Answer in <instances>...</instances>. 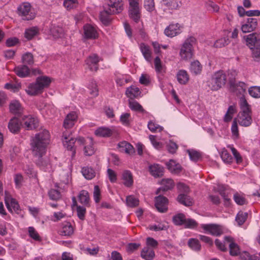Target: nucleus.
I'll list each match as a JSON object with an SVG mask.
<instances>
[{
	"mask_svg": "<svg viewBox=\"0 0 260 260\" xmlns=\"http://www.w3.org/2000/svg\"><path fill=\"white\" fill-rule=\"evenodd\" d=\"M50 141V133L46 129H43L37 133L30 139V147L32 155L37 158L36 164L40 167H44L48 165V160L43 158V156L46 153L47 147Z\"/></svg>",
	"mask_w": 260,
	"mask_h": 260,
	"instance_id": "1",
	"label": "nucleus"
},
{
	"mask_svg": "<svg viewBox=\"0 0 260 260\" xmlns=\"http://www.w3.org/2000/svg\"><path fill=\"white\" fill-rule=\"evenodd\" d=\"M51 83L50 79L46 76H41L37 78L35 83L30 84L25 90L26 93L34 96L42 93L45 88L48 87Z\"/></svg>",
	"mask_w": 260,
	"mask_h": 260,
	"instance_id": "2",
	"label": "nucleus"
},
{
	"mask_svg": "<svg viewBox=\"0 0 260 260\" xmlns=\"http://www.w3.org/2000/svg\"><path fill=\"white\" fill-rule=\"evenodd\" d=\"M236 72L235 71H231L228 73L229 81V90L230 92L237 95H242L245 92L247 86L245 83L241 81H236L235 76Z\"/></svg>",
	"mask_w": 260,
	"mask_h": 260,
	"instance_id": "3",
	"label": "nucleus"
},
{
	"mask_svg": "<svg viewBox=\"0 0 260 260\" xmlns=\"http://www.w3.org/2000/svg\"><path fill=\"white\" fill-rule=\"evenodd\" d=\"M247 44L252 50V56L255 61L260 60V34H250L246 36Z\"/></svg>",
	"mask_w": 260,
	"mask_h": 260,
	"instance_id": "4",
	"label": "nucleus"
},
{
	"mask_svg": "<svg viewBox=\"0 0 260 260\" xmlns=\"http://www.w3.org/2000/svg\"><path fill=\"white\" fill-rule=\"evenodd\" d=\"M226 80L225 73L223 71H218L212 75L207 82V85L211 90L216 91L225 84Z\"/></svg>",
	"mask_w": 260,
	"mask_h": 260,
	"instance_id": "5",
	"label": "nucleus"
},
{
	"mask_svg": "<svg viewBox=\"0 0 260 260\" xmlns=\"http://www.w3.org/2000/svg\"><path fill=\"white\" fill-rule=\"evenodd\" d=\"M196 39L193 37H190L185 41L180 51V55L182 59L187 60L192 57L193 45L196 43Z\"/></svg>",
	"mask_w": 260,
	"mask_h": 260,
	"instance_id": "6",
	"label": "nucleus"
},
{
	"mask_svg": "<svg viewBox=\"0 0 260 260\" xmlns=\"http://www.w3.org/2000/svg\"><path fill=\"white\" fill-rule=\"evenodd\" d=\"M18 14L24 20H30L35 17V13L31 10V7L28 3H23L17 8Z\"/></svg>",
	"mask_w": 260,
	"mask_h": 260,
	"instance_id": "7",
	"label": "nucleus"
},
{
	"mask_svg": "<svg viewBox=\"0 0 260 260\" xmlns=\"http://www.w3.org/2000/svg\"><path fill=\"white\" fill-rule=\"evenodd\" d=\"M5 203L8 210L11 213H15L17 214L20 213L21 209L18 202L12 198L7 191H5Z\"/></svg>",
	"mask_w": 260,
	"mask_h": 260,
	"instance_id": "8",
	"label": "nucleus"
},
{
	"mask_svg": "<svg viewBox=\"0 0 260 260\" xmlns=\"http://www.w3.org/2000/svg\"><path fill=\"white\" fill-rule=\"evenodd\" d=\"M94 134L98 137H110L111 136L117 137L119 133L117 129L114 127L109 128L102 126L95 131Z\"/></svg>",
	"mask_w": 260,
	"mask_h": 260,
	"instance_id": "9",
	"label": "nucleus"
},
{
	"mask_svg": "<svg viewBox=\"0 0 260 260\" xmlns=\"http://www.w3.org/2000/svg\"><path fill=\"white\" fill-rule=\"evenodd\" d=\"M76 140L72 138L70 135H67L66 133H63L62 141L64 146L71 151V155L72 157L76 154V148L75 147V143Z\"/></svg>",
	"mask_w": 260,
	"mask_h": 260,
	"instance_id": "10",
	"label": "nucleus"
},
{
	"mask_svg": "<svg viewBox=\"0 0 260 260\" xmlns=\"http://www.w3.org/2000/svg\"><path fill=\"white\" fill-rule=\"evenodd\" d=\"M201 227L205 231L206 233L213 236H218L223 233L221 227L216 224H202L201 225Z\"/></svg>",
	"mask_w": 260,
	"mask_h": 260,
	"instance_id": "11",
	"label": "nucleus"
},
{
	"mask_svg": "<svg viewBox=\"0 0 260 260\" xmlns=\"http://www.w3.org/2000/svg\"><path fill=\"white\" fill-rule=\"evenodd\" d=\"M168 199L161 195L155 198V206L157 210L161 213L166 212L168 210Z\"/></svg>",
	"mask_w": 260,
	"mask_h": 260,
	"instance_id": "12",
	"label": "nucleus"
},
{
	"mask_svg": "<svg viewBox=\"0 0 260 260\" xmlns=\"http://www.w3.org/2000/svg\"><path fill=\"white\" fill-rule=\"evenodd\" d=\"M22 126L27 130H32L38 126L39 121L37 118L31 116H26L21 122Z\"/></svg>",
	"mask_w": 260,
	"mask_h": 260,
	"instance_id": "13",
	"label": "nucleus"
},
{
	"mask_svg": "<svg viewBox=\"0 0 260 260\" xmlns=\"http://www.w3.org/2000/svg\"><path fill=\"white\" fill-rule=\"evenodd\" d=\"M128 15L129 17L135 22H138L141 17L139 4L130 5L129 7Z\"/></svg>",
	"mask_w": 260,
	"mask_h": 260,
	"instance_id": "14",
	"label": "nucleus"
},
{
	"mask_svg": "<svg viewBox=\"0 0 260 260\" xmlns=\"http://www.w3.org/2000/svg\"><path fill=\"white\" fill-rule=\"evenodd\" d=\"M181 32V26L179 23L170 24L164 31L165 34L170 38L174 37Z\"/></svg>",
	"mask_w": 260,
	"mask_h": 260,
	"instance_id": "15",
	"label": "nucleus"
},
{
	"mask_svg": "<svg viewBox=\"0 0 260 260\" xmlns=\"http://www.w3.org/2000/svg\"><path fill=\"white\" fill-rule=\"evenodd\" d=\"M99 61V57L95 54L90 55L86 60V64L92 71H97Z\"/></svg>",
	"mask_w": 260,
	"mask_h": 260,
	"instance_id": "16",
	"label": "nucleus"
},
{
	"mask_svg": "<svg viewBox=\"0 0 260 260\" xmlns=\"http://www.w3.org/2000/svg\"><path fill=\"white\" fill-rule=\"evenodd\" d=\"M109 8L112 11L116 12H121L123 10V4L122 0H106Z\"/></svg>",
	"mask_w": 260,
	"mask_h": 260,
	"instance_id": "17",
	"label": "nucleus"
},
{
	"mask_svg": "<svg viewBox=\"0 0 260 260\" xmlns=\"http://www.w3.org/2000/svg\"><path fill=\"white\" fill-rule=\"evenodd\" d=\"M59 233L61 236L70 237L74 233V228L70 222H64L62 223Z\"/></svg>",
	"mask_w": 260,
	"mask_h": 260,
	"instance_id": "18",
	"label": "nucleus"
},
{
	"mask_svg": "<svg viewBox=\"0 0 260 260\" xmlns=\"http://www.w3.org/2000/svg\"><path fill=\"white\" fill-rule=\"evenodd\" d=\"M84 37L86 39H95L98 33L95 28L90 24H85L83 27Z\"/></svg>",
	"mask_w": 260,
	"mask_h": 260,
	"instance_id": "19",
	"label": "nucleus"
},
{
	"mask_svg": "<svg viewBox=\"0 0 260 260\" xmlns=\"http://www.w3.org/2000/svg\"><path fill=\"white\" fill-rule=\"evenodd\" d=\"M154 68L157 75L159 76H164L166 72V67L164 65L158 56H156L154 60Z\"/></svg>",
	"mask_w": 260,
	"mask_h": 260,
	"instance_id": "20",
	"label": "nucleus"
},
{
	"mask_svg": "<svg viewBox=\"0 0 260 260\" xmlns=\"http://www.w3.org/2000/svg\"><path fill=\"white\" fill-rule=\"evenodd\" d=\"M120 12H113L112 11L111 8H109L108 9H106L104 10L103 12L100 13V19L102 23L105 25H108L110 21L111 18L110 17V15H113L115 14H118Z\"/></svg>",
	"mask_w": 260,
	"mask_h": 260,
	"instance_id": "21",
	"label": "nucleus"
},
{
	"mask_svg": "<svg viewBox=\"0 0 260 260\" xmlns=\"http://www.w3.org/2000/svg\"><path fill=\"white\" fill-rule=\"evenodd\" d=\"M161 187L159 188L156 191V194H158L161 191H167L172 189L174 186V183L171 179H164L161 181Z\"/></svg>",
	"mask_w": 260,
	"mask_h": 260,
	"instance_id": "22",
	"label": "nucleus"
},
{
	"mask_svg": "<svg viewBox=\"0 0 260 260\" xmlns=\"http://www.w3.org/2000/svg\"><path fill=\"white\" fill-rule=\"evenodd\" d=\"M22 125L20 120L16 117H14L10 120L8 123V128L10 131L14 134L18 133Z\"/></svg>",
	"mask_w": 260,
	"mask_h": 260,
	"instance_id": "23",
	"label": "nucleus"
},
{
	"mask_svg": "<svg viewBox=\"0 0 260 260\" xmlns=\"http://www.w3.org/2000/svg\"><path fill=\"white\" fill-rule=\"evenodd\" d=\"M77 118V115L75 112H72L68 114L64 120L63 126L64 128H71L74 125L75 121L76 120Z\"/></svg>",
	"mask_w": 260,
	"mask_h": 260,
	"instance_id": "24",
	"label": "nucleus"
},
{
	"mask_svg": "<svg viewBox=\"0 0 260 260\" xmlns=\"http://www.w3.org/2000/svg\"><path fill=\"white\" fill-rule=\"evenodd\" d=\"M225 240L229 243L230 253L232 256H237L240 253V249L238 245L233 241L231 237H225Z\"/></svg>",
	"mask_w": 260,
	"mask_h": 260,
	"instance_id": "25",
	"label": "nucleus"
},
{
	"mask_svg": "<svg viewBox=\"0 0 260 260\" xmlns=\"http://www.w3.org/2000/svg\"><path fill=\"white\" fill-rule=\"evenodd\" d=\"M149 170L150 174L154 177H159L163 175L164 169L158 164L150 166Z\"/></svg>",
	"mask_w": 260,
	"mask_h": 260,
	"instance_id": "26",
	"label": "nucleus"
},
{
	"mask_svg": "<svg viewBox=\"0 0 260 260\" xmlns=\"http://www.w3.org/2000/svg\"><path fill=\"white\" fill-rule=\"evenodd\" d=\"M14 71L16 75L21 78L27 77L30 74V70L25 64L20 65L16 67Z\"/></svg>",
	"mask_w": 260,
	"mask_h": 260,
	"instance_id": "27",
	"label": "nucleus"
},
{
	"mask_svg": "<svg viewBox=\"0 0 260 260\" xmlns=\"http://www.w3.org/2000/svg\"><path fill=\"white\" fill-rule=\"evenodd\" d=\"M238 121L239 124L243 126H248L252 122L251 115L245 114H238Z\"/></svg>",
	"mask_w": 260,
	"mask_h": 260,
	"instance_id": "28",
	"label": "nucleus"
},
{
	"mask_svg": "<svg viewBox=\"0 0 260 260\" xmlns=\"http://www.w3.org/2000/svg\"><path fill=\"white\" fill-rule=\"evenodd\" d=\"M240 106L241 111L239 114L251 115V111L250 106L249 105L244 96H241L240 100Z\"/></svg>",
	"mask_w": 260,
	"mask_h": 260,
	"instance_id": "29",
	"label": "nucleus"
},
{
	"mask_svg": "<svg viewBox=\"0 0 260 260\" xmlns=\"http://www.w3.org/2000/svg\"><path fill=\"white\" fill-rule=\"evenodd\" d=\"M141 256L145 260H152L155 257V252L150 247H145L141 251Z\"/></svg>",
	"mask_w": 260,
	"mask_h": 260,
	"instance_id": "30",
	"label": "nucleus"
},
{
	"mask_svg": "<svg viewBox=\"0 0 260 260\" xmlns=\"http://www.w3.org/2000/svg\"><path fill=\"white\" fill-rule=\"evenodd\" d=\"M140 48L145 59L148 61H151L152 59V52L149 46L144 43H141Z\"/></svg>",
	"mask_w": 260,
	"mask_h": 260,
	"instance_id": "31",
	"label": "nucleus"
},
{
	"mask_svg": "<svg viewBox=\"0 0 260 260\" xmlns=\"http://www.w3.org/2000/svg\"><path fill=\"white\" fill-rule=\"evenodd\" d=\"M187 194L179 193L177 197V201L179 203L185 206H190L192 205V202L191 199Z\"/></svg>",
	"mask_w": 260,
	"mask_h": 260,
	"instance_id": "32",
	"label": "nucleus"
},
{
	"mask_svg": "<svg viewBox=\"0 0 260 260\" xmlns=\"http://www.w3.org/2000/svg\"><path fill=\"white\" fill-rule=\"evenodd\" d=\"M123 184L126 187H131L133 184V179L132 173L128 170L124 171L122 173Z\"/></svg>",
	"mask_w": 260,
	"mask_h": 260,
	"instance_id": "33",
	"label": "nucleus"
},
{
	"mask_svg": "<svg viewBox=\"0 0 260 260\" xmlns=\"http://www.w3.org/2000/svg\"><path fill=\"white\" fill-rule=\"evenodd\" d=\"M125 94L128 98L133 99L137 98L141 94V91L138 87L132 85L126 89Z\"/></svg>",
	"mask_w": 260,
	"mask_h": 260,
	"instance_id": "34",
	"label": "nucleus"
},
{
	"mask_svg": "<svg viewBox=\"0 0 260 260\" xmlns=\"http://www.w3.org/2000/svg\"><path fill=\"white\" fill-rule=\"evenodd\" d=\"M168 169L173 173L178 174L179 173L181 170L182 167L179 164H176V162L172 159L170 160L169 162L166 163Z\"/></svg>",
	"mask_w": 260,
	"mask_h": 260,
	"instance_id": "35",
	"label": "nucleus"
},
{
	"mask_svg": "<svg viewBox=\"0 0 260 260\" xmlns=\"http://www.w3.org/2000/svg\"><path fill=\"white\" fill-rule=\"evenodd\" d=\"M177 79L180 84H186L189 80V75L186 71L181 70L177 73Z\"/></svg>",
	"mask_w": 260,
	"mask_h": 260,
	"instance_id": "36",
	"label": "nucleus"
},
{
	"mask_svg": "<svg viewBox=\"0 0 260 260\" xmlns=\"http://www.w3.org/2000/svg\"><path fill=\"white\" fill-rule=\"evenodd\" d=\"M79 202L81 204L85 206H88L89 205V195L87 191L82 190L80 192L78 196Z\"/></svg>",
	"mask_w": 260,
	"mask_h": 260,
	"instance_id": "37",
	"label": "nucleus"
},
{
	"mask_svg": "<svg viewBox=\"0 0 260 260\" xmlns=\"http://www.w3.org/2000/svg\"><path fill=\"white\" fill-rule=\"evenodd\" d=\"M39 32V29L37 26L30 27L26 28L24 32V37L30 40L36 36Z\"/></svg>",
	"mask_w": 260,
	"mask_h": 260,
	"instance_id": "38",
	"label": "nucleus"
},
{
	"mask_svg": "<svg viewBox=\"0 0 260 260\" xmlns=\"http://www.w3.org/2000/svg\"><path fill=\"white\" fill-rule=\"evenodd\" d=\"M162 2L164 5L171 10L177 9L181 5L180 0H162Z\"/></svg>",
	"mask_w": 260,
	"mask_h": 260,
	"instance_id": "39",
	"label": "nucleus"
},
{
	"mask_svg": "<svg viewBox=\"0 0 260 260\" xmlns=\"http://www.w3.org/2000/svg\"><path fill=\"white\" fill-rule=\"evenodd\" d=\"M202 69V65L198 60L191 62L190 66V71L194 75H198L201 73Z\"/></svg>",
	"mask_w": 260,
	"mask_h": 260,
	"instance_id": "40",
	"label": "nucleus"
},
{
	"mask_svg": "<svg viewBox=\"0 0 260 260\" xmlns=\"http://www.w3.org/2000/svg\"><path fill=\"white\" fill-rule=\"evenodd\" d=\"M9 109L11 113L14 114H17L21 113V106L18 101H13L10 104Z\"/></svg>",
	"mask_w": 260,
	"mask_h": 260,
	"instance_id": "41",
	"label": "nucleus"
},
{
	"mask_svg": "<svg viewBox=\"0 0 260 260\" xmlns=\"http://www.w3.org/2000/svg\"><path fill=\"white\" fill-rule=\"evenodd\" d=\"M128 105L129 107L133 111L139 112L142 113L145 112V110L143 109L142 106L136 101H129Z\"/></svg>",
	"mask_w": 260,
	"mask_h": 260,
	"instance_id": "42",
	"label": "nucleus"
},
{
	"mask_svg": "<svg viewBox=\"0 0 260 260\" xmlns=\"http://www.w3.org/2000/svg\"><path fill=\"white\" fill-rule=\"evenodd\" d=\"M218 192L224 199L225 205L228 206L230 204V199L226 191L225 187L223 185H219L218 187Z\"/></svg>",
	"mask_w": 260,
	"mask_h": 260,
	"instance_id": "43",
	"label": "nucleus"
},
{
	"mask_svg": "<svg viewBox=\"0 0 260 260\" xmlns=\"http://www.w3.org/2000/svg\"><path fill=\"white\" fill-rule=\"evenodd\" d=\"M82 173L87 179H91L95 176V172L91 168L84 167L82 169Z\"/></svg>",
	"mask_w": 260,
	"mask_h": 260,
	"instance_id": "44",
	"label": "nucleus"
},
{
	"mask_svg": "<svg viewBox=\"0 0 260 260\" xmlns=\"http://www.w3.org/2000/svg\"><path fill=\"white\" fill-rule=\"evenodd\" d=\"M185 216L182 213H178L173 217V222L176 225H184Z\"/></svg>",
	"mask_w": 260,
	"mask_h": 260,
	"instance_id": "45",
	"label": "nucleus"
},
{
	"mask_svg": "<svg viewBox=\"0 0 260 260\" xmlns=\"http://www.w3.org/2000/svg\"><path fill=\"white\" fill-rule=\"evenodd\" d=\"M248 217V213L243 211H239L236 217V221L238 225H242L246 220Z\"/></svg>",
	"mask_w": 260,
	"mask_h": 260,
	"instance_id": "46",
	"label": "nucleus"
},
{
	"mask_svg": "<svg viewBox=\"0 0 260 260\" xmlns=\"http://www.w3.org/2000/svg\"><path fill=\"white\" fill-rule=\"evenodd\" d=\"M22 61L24 64L32 65L34 63V56L31 53L26 52L22 55Z\"/></svg>",
	"mask_w": 260,
	"mask_h": 260,
	"instance_id": "47",
	"label": "nucleus"
},
{
	"mask_svg": "<svg viewBox=\"0 0 260 260\" xmlns=\"http://www.w3.org/2000/svg\"><path fill=\"white\" fill-rule=\"evenodd\" d=\"M187 152L189 156L190 159L193 161H197L201 158V153L194 150H187Z\"/></svg>",
	"mask_w": 260,
	"mask_h": 260,
	"instance_id": "48",
	"label": "nucleus"
},
{
	"mask_svg": "<svg viewBox=\"0 0 260 260\" xmlns=\"http://www.w3.org/2000/svg\"><path fill=\"white\" fill-rule=\"evenodd\" d=\"M126 204L130 207H135L138 206L139 200L134 196H129L126 199Z\"/></svg>",
	"mask_w": 260,
	"mask_h": 260,
	"instance_id": "49",
	"label": "nucleus"
},
{
	"mask_svg": "<svg viewBox=\"0 0 260 260\" xmlns=\"http://www.w3.org/2000/svg\"><path fill=\"white\" fill-rule=\"evenodd\" d=\"M119 147L123 148L124 151L128 154H132L134 152V147L126 142H123L118 144Z\"/></svg>",
	"mask_w": 260,
	"mask_h": 260,
	"instance_id": "50",
	"label": "nucleus"
},
{
	"mask_svg": "<svg viewBox=\"0 0 260 260\" xmlns=\"http://www.w3.org/2000/svg\"><path fill=\"white\" fill-rule=\"evenodd\" d=\"M236 112L235 106H229L228 111L224 116V120L226 122L230 121L233 118V115Z\"/></svg>",
	"mask_w": 260,
	"mask_h": 260,
	"instance_id": "51",
	"label": "nucleus"
},
{
	"mask_svg": "<svg viewBox=\"0 0 260 260\" xmlns=\"http://www.w3.org/2000/svg\"><path fill=\"white\" fill-rule=\"evenodd\" d=\"M94 153L93 143L91 139H89V144L86 145L84 149V153L86 156H91Z\"/></svg>",
	"mask_w": 260,
	"mask_h": 260,
	"instance_id": "52",
	"label": "nucleus"
},
{
	"mask_svg": "<svg viewBox=\"0 0 260 260\" xmlns=\"http://www.w3.org/2000/svg\"><path fill=\"white\" fill-rule=\"evenodd\" d=\"M249 94L254 98H260V87L252 86L248 89Z\"/></svg>",
	"mask_w": 260,
	"mask_h": 260,
	"instance_id": "53",
	"label": "nucleus"
},
{
	"mask_svg": "<svg viewBox=\"0 0 260 260\" xmlns=\"http://www.w3.org/2000/svg\"><path fill=\"white\" fill-rule=\"evenodd\" d=\"M220 156L222 160L227 164H230L233 161V157L232 155L228 152L226 150L222 151Z\"/></svg>",
	"mask_w": 260,
	"mask_h": 260,
	"instance_id": "54",
	"label": "nucleus"
},
{
	"mask_svg": "<svg viewBox=\"0 0 260 260\" xmlns=\"http://www.w3.org/2000/svg\"><path fill=\"white\" fill-rule=\"evenodd\" d=\"M148 128L153 132H161L163 129V127L155 123L153 121H150L148 123Z\"/></svg>",
	"mask_w": 260,
	"mask_h": 260,
	"instance_id": "55",
	"label": "nucleus"
},
{
	"mask_svg": "<svg viewBox=\"0 0 260 260\" xmlns=\"http://www.w3.org/2000/svg\"><path fill=\"white\" fill-rule=\"evenodd\" d=\"M189 246L194 250H200L201 249V245L198 240L191 238L188 241Z\"/></svg>",
	"mask_w": 260,
	"mask_h": 260,
	"instance_id": "56",
	"label": "nucleus"
},
{
	"mask_svg": "<svg viewBox=\"0 0 260 260\" xmlns=\"http://www.w3.org/2000/svg\"><path fill=\"white\" fill-rule=\"evenodd\" d=\"M230 42L228 37H224L218 39L214 43V46L216 48H221L228 45Z\"/></svg>",
	"mask_w": 260,
	"mask_h": 260,
	"instance_id": "57",
	"label": "nucleus"
},
{
	"mask_svg": "<svg viewBox=\"0 0 260 260\" xmlns=\"http://www.w3.org/2000/svg\"><path fill=\"white\" fill-rule=\"evenodd\" d=\"M88 88L90 89V93L93 96H96L99 94V90L96 82L94 81H91L89 85Z\"/></svg>",
	"mask_w": 260,
	"mask_h": 260,
	"instance_id": "58",
	"label": "nucleus"
},
{
	"mask_svg": "<svg viewBox=\"0 0 260 260\" xmlns=\"http://www.w3.org/2000/svg\"><path fill=\"white\" fill-rule=\"evenodd\" d=\"M28 234L29 236L34 240L38 241L41 240L40 236L34 228L31 226L28 228Z\"/></svg>",
	"mask_w": 260,
	"mask_h": 260,
	"instance_id": "59",
	"label": "nucleus"
},
{
	"mask_svg": "<svg viewBox=\"0 0 260 260\" xmlns=\"http://www.w3.org/2000/svg\"><path fill=\"white\" fill-rule=\"evenodd\" d=\"M184 227L188 229H194L198 225V223L196 221L192 219H185L184 223Z\"/></svg>",
	"mask_w": 260,
	"mask_h": 260,
	"instance_id": "60",
	"label": "nucleus"
},
{
	"mask_svg": "<svg viewBox=\"0 0 260 260\" xmlns=\"http://www.w3.org/2000/svg\"><path fill=\"white\" fill-rule=\"evenodd\" d=\"M177 188L180 193L186 194L189 192V187L183 183H178L177 185Z\"/></svg>",
	"mask_w": 260,
	"mask_h": 260,
	"instance_id": "61",
	"label": "nucleus"
},
{
	"mask_svg": "<svg viewBox=\"0 0 260 260\" xmlns=\"http://www.w3.org/2000/svg\"><path fill=\"white\" fill-rule=\"evenodd\" d=\"M78 5L77 0H65L63 3L64 6L68 9L70 10L75 8Z\"/></svg>",
	"mask_w": 260,
	"mask_h": 260,
	"instance_id": "62",
	"label": "nucleus"
},
{
	"mask_svg": "<svg viewBox=\"0 0 260 260\" xmlns=\"http://www.w3.org/2000/svg\"><path fill=\"white\" fill-rule=\"evenodd\" d=\"M144 8L149 12L153 11L155 9L154 0H145Z\"/></svg>",
	"mask_w": 260,
	"mask_h": 260,
	"instance_id": "63",
	"label": "nucleus"
},
{
	"mask_svg": "<svg viewBox=\"0 0 260 260\" xmlns=\"http://www.w3.org/2000/svg\"><path fill=\"white\" fill-rule=\"evenodd\" d=\"M167 148L168 151L172 154L176 152L178 147V145L174 142L170 141L167 145Z\"/></svg>",
	"mask_w": 260,
	"mask_h": 260,
	"instance_id": "64",
	"label": "nucleus"
}]
</instances>
